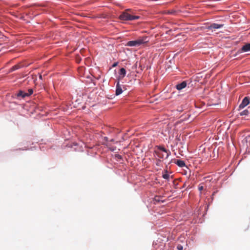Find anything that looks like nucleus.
Masks as SVG:
<instances>
[{
	"label": "nucleus",
	"mask_w": 250,
	"mask_h": 250,
	"mask_svg": "<svg viewBox=\"0 0 250 250\" xmlns=\"http://www.w3.org/2000/svg\"><path fill=\"white\" fill-rule=\"evenodd\" d=\"M133 14V12L130 9H127L119 16V19L122 21H133L140 19V16H134Z\"/></svg>",
	"instance_id": "f257e3e1"
},
{
	"label": "nucleus",
	"mask_w": 250,
	"mask_h": 250,
	"mask_svg": "<svg viewBox=\"0 0 250 250\" xmlns=\"http://www.w3.org/2000/svg\"><path fill=\"white\" fill-rule=\"evenodd\" d=\"M148 37L144 36L135 41H129L126 43L128 46H139L148 42Z\"/></svg>",
	"instance_id": "f03ea898"
},
{
	"label": "nucleus",
	"mask_w": 250,
	"mask_h": 250,
	"mask_svg": "<svg viewBox=\"0 0 250 250\" xmlns=\"http://www.w3.org/2000/svg\"><path fill=\"white\" fill-rule=\"evenodd\" d=\"M155 152L157 155H162L164 156V154H162V152H165L167 156H169L170 154V152L167 150L166 148L163 146H158L155 149Z\"/></svg>",
	"instance_id": "7ed1b4c3"
},
{
	"label": "nucleus",
	"mask_w": 250,
	"mask_h": 250,
	"mask_svg": "<svg viewBox=\"0 0 250 250\" xmlns=\"http://www.w3.org/2000/svg\"><path fill=\"white\" fill-rule=\"evenodd\" d=\"M224 24H218L216 23H211L210 25L208 26L207 28L208 30H211L212 31H215L216 29L223 27Z\"/></svg>",
	"instance_id": "20e7f679"
},
{
	"label": "nucleus",
	"mask_w": 250,
	"mask_h": 250,
	"mask_svg": "<svg viewBox=\"0 0 250 250\" xmlns=\"http://www.w3.org/2000/svg\"><path fill=\"white\" fill-rule=\"evenodd\" d=\"M123 88H125L124 86L123 85H121L119 83V82L118 81L117 83L116 87V92H115L116 95H117V96L119 95L123 92Z\"/></svg>",
	"instance_id": "39448f33"
},
{
	"label": "nucleus",
	"mask_w": 250,
	"mask_h": 250,
	"mask_svg": "<svg viewBox=\"0 0 250 250\" xmlns=\"http://www.w3.org/2000/svg\"><path fill=\"white\" fill-rule=\"evenodd\" d=\"M250 51V43H248L244 45L242 48L238 51V53H241Z\"/></svg>",
	"instance_id": "423d86ee"
},
{
	"label": "nucleus",
	"mask_w": 250,
	"mask_h": 250,
	"mask_svg": "<svg viewBox=\"0 0 250 250\" xmlns=\"http://www.w3.org/2000/svg\"><path fill=\"white\" fill-rule=\"evenodd\" d=\"M250 103V100L248 97H245L242 100V103L239 105V108L240 109H243L246 107Z\"/></svg>",
	"instance_id": "0eeeda50"
},
{
	"label": "nucleus",
	"mask_w": 250,
	"mask_h": 250,
	"mask_svg": "<svg viewBox=\"0 0 250 250\" xmlns=\"http://www.w3.org/2000/svg\"><path fill=\"white\" fill-rule=\"evenodd\" d=\"M187 83L186 81H183L181 83H178L176 85V88L178 90H181L187 86Z\"/></svg>",
	"instance_id": "6e6552de"
},
{
	"label": "nucleus",
	"mask_w": 250,
	"mask_h": 250,
	"mask_svg": "<svg viewBox=\"0 0 250 250\" xmlns=\"http://www.w3.org/2000/svg\"><path fill=\"white\" fill-rule=\"evenodd\" d=\"M68 147H70L72 149V150L79 151L80 148H78V144L75 143H71L67 145Z\"/></svg>",
	"instance_id": "1a4fd4ad"
},
{
	"label": "nucleus",
	"mask_w": 250,
	"mask_h": 250,
	"mask_svg": "<svg viewBox=\"0 0 250 250\" xmlns=\"http://www.w3.org/2000/svg\"><path fill=\"white\" fill-rule=\"evenodd\" d=\"M179 167H183L186 166L185 163L184 161L181 160H175L174 162Z\"/></svg>",
	"instance_id": "9d476101"
},
{
	"label": "nucleus",
	"mask_w": 250,
	"mask_h": 250,
	"mask_svg": "<svg viewBox=\"0 0 250 250\" xmlns=\"http://www.w3.org/2000/svg\"><path fill=\"white\" fill-rule=\"evenodd\" d=\"M119 79H123L126 74V70L124 68H122L120 70L119 72Z\"/></svg>",
	"instance_id": "9b49d317"
},
{
	"label": "nucleus",
	"mask_w": 250,
	"mask_h": 250,
	"mask_svg": "<svg viewBox=\"0 0 250 250\" xmlns=\"http://www.w3.org/2000/svg\"><path fill=\"white\" fill-rule=\"evenodd\" d=\"M17 95L18 97H21L22 98L27 97V92L22 90L19 91Z\"/></svg>",
	"instance_id": "f8f14e48"
},
{
	"label": "nucleus",
	"mask_w": 250,
	"mask_h": 250,
	"mask_svg": "<svg viewBox=\"0 0 250 250\" xmlns=\"http://www.w3.org/2000/svg\"><path fill=\"white\" fill-rule=\"evenodd\" d=\"M104 140L105 141L106 143V146H109L110 149L112 151H114L115 150V149H114L113 147H110L109 146L110 145L109 144V142H108V138L106 137H104Z\"/></svg>",
	"instance_id": "ddd939ff"
},
{
	"label": "nucleus",
	"mask_w": 250,
	"mask_h": 250,
	"mask_svg": "<svg viewBox=\"0 0 250 250\" xmlns=\"http://www.w3.org/2000/svg\"><path fill=\"white\" fill-rule=\"evenodd\" d=\"M20 68H21V65L20 64H16L14 66H13L11 69L10 71L12 72L15 70H16L17 69H19Z\"/></svg>",
	"instance_id": "4468645a"
},
{
	"label": "nucleus",
	"mask_w": 250,
	"mask_h": 250,
	"mask_svg": "<svg viewBox=\"0 0 250 250\" xmlns=\"http://www.w3.org/2000/svg\"><path fill=\"white\" fill-rule=\"evenodd\" d=\"M162 177L165 179L168 180L169 178V175L167 173V170L165 171V173L163 174Z\"/></svg>",
	"instance_id": "2eb2a0df"
},
{
	"label": "nucleus",
	"mask_w": 250,
	"mask_h": 250,
	"mask_svg": "<svg viewBox=\"0 0 250 250\" xmlns=\"http://www.w3.org/2000/svg\"><path fill=\"white\" fill-rule=\"evenodd\" d=\"M249 113V110L248 109H246L242 111L240 113V115L241 116L243 115H247Z\"/></svg>",
	"instance_id": "dca6fc26"
},
{
	"label": "nucleus",
	"mask_w": 250,
	"mask_h": 250,
	"mask_svg": "<svg viewBox=\"0 0 250 250\" xmlns=\"http://www.w3.org/2000/svg\"><path fill=\"white\" fill-rule=\"evenodd\" d=\"M33 91L32 89H29L28 90V92H27V97L30 96L33 94Z\"/></svg>",
	"instance_id": "f3484780"
},
{
	"label": "nucleus",
	"mask_w": 250,
	"mask_h": 250,
	"mask_svg": "<svg viewBox=\"0 0 250 250\" xmlns=\"http://www.w3.org/2000/svg\"><path fill=\"white\" fill-rule=\"evenodd\" d=\"M177 249L178 250H183V247L182 246H181V245H178L177 246Z\"/></svg>",
	"instance_id": "a211bd4d"
},
{
	"label": "nucleus",
	"mask_w": 250,
	"mask_h": 250,
	"mask_svg": "<svg viewBox=\"0 0 250 250\" xmlns=\"http://www.w3.org/2000/svg\"><path fill=\"white\" fill-rule=\"evenodd\" d=\"M175 13H176V11H173V10L168 11L167 12V13L169 14H174Z\"/></svg>",
	"instance_id": "6ab92c4d"
},
{
	"label": "nucleus",
	"mask_w": 250,
	"mask_h": 250,
	"mask_svg": "<svg viewBox=\"0 0 250 250\" xmlns=\"http://www.w3.org/2000/svg\"><path fill=\"white\" fill-rule=\"evenodd\" d=\"M161 163V161L159 160H157L156 165L158 166H160Z\"/></svg>",
	"instance_id": "aec40b11"
},
{
	"label": "nucleus",
	"mask_w": 250,
	"mask_h": 250,
	"mask_svg": "<svg viewBox=\"0 0 250 250\" xmlns=\"http://www.w3.org/2000/svg\"><path fill=\"white\" fill-rule=\"evenodd\" d=\"M204 189V187L202 186H199L198 187V189L199 191H201L202 190H203Z\"/></svg>",
	"instance_id": "412c9836"
},
{
	"label": "nucleus",
	"mask_w": 250,
	"mask_h": 250,
	"mask_svg": "<svg viewBox=\"0 0 250 250\" xmlns=\"http://www.w3.org/2000/svg\"><path fill=\"white\" fill-rule=\"evenodd\" d=\"M39 78H40V79H41V80H42V75H40L39 76Z\"/></svg>",
	"instance_id": "4be33fe9"
},
{
	"label": "nucleus",
	"mask_w": 250,
	"mask_h": 250,
	"mask_svg": "<svg viewBox=\"0 0 250 250\" xmlns=\"http://www.w3.org/2000/svg\"><path fill=\"white\" fill-rule=\"evenodd\" d=\"M114 156L117 157V156H122L120 154H115Z\"/></svg>",
	"instance_id": "5701e85b"
},
{
	"label": "nucleus",
	"mask_w": 250,
	"mask_h": 250,
	"mask_svg": "<svg viewBox=\"0 0 250 250\" xmlns=\"http://www.w3.org/2000/svg\"><path fill=\"white\" fill-rule=\"evenodd\" d=\"M117 63H115L113 65V67H114V66H116V65H117Z\"/></svg>",
	"instance_id": "b1692460"
},
{
	"label": "nucleus",
	"mask_w": 250,
	"mask_h": 250,
	"mask_svg": "<svg viewBox=\"0 0 250 250\" xmlns=\"http://www.w3.org/2000/svg\"><path fill=\"white\" fill-rule=\"evenodd\" d=\"M115 158H116L117 157H115ZM118 159H122V157H117Z\"/></svg>",
	"instance_id": "393cba45"
},
{
	"label": "nucleus",
	"mask_w": 250,
	"mask_h": 250,
	"mask_svg": "<svg viewBox=\"0 0 250 250\" xmlns=\"http://www.w3.org/2000/svg\"><path fill=\"white\" fill-rule=\"evenodd\" d=\"M112 141H113V139H111V140H110V142H112Z\"/></svg>",
	"instance_id": "a878e982"
}]
</instances>
